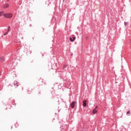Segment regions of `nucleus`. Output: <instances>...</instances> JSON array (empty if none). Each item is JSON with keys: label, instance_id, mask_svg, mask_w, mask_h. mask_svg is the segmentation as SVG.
<instances>
[{"label": "nucleus", "instance_id": "obj_18", "mask_svg": "<svg viewBox=\"0 0 131 131\" xmlns=\"http://www.w3.org/2000/svg\"><path fill=\"white\" fill-rule=\"evenodd\" d=\"M71 56H73V53H72V54H71Z\"/></svg>", "mask_w": 131, "mask_h": 131}, {"label": "nucleus", "instance_id": "obj_4", "mask_svg": "<svg viewBox=\"0 0 131 131\" xmlns=\"http://www.w3.org/2000/svg\"><path fill=\"white\" fill-rule=\"evenodd\" d=\"M86 106V100L83 101V107Z\"/></svg>", "mask_w": 131, "mask_h": 131}, {"label": "nucleus", "instance_id": "obj_21", "mask_svg": "<svg viewBox=\"0 0 131 131\" xmlns=\"http://www.w3.org/2000/svg\"><path fill=\"white\" fill-rule=\"evenodd\" d=\"M49 1V2H50V1H52V0H48Z\"/></svg>", "mask_w": 131, "mask_h": 131}, {"label": "nucleus", "instance_id": "obj_12", "mask_svg": "<svg viewBox=\"0 0 131 131\" xmlns=\"http://www.w3.org/2000/svg\"><path fill=\"white\" fill-rule=\"evenodd\" d=\"M126 114H130V112L129 111H127Z\"/></svg>", "mask_w": 131, "mask_h": 131}, {"label": "nucleus", "instance_id": "obj_1", "mask_svg": "<svg viewBox=\"0 0 131 131\" xmlns=\"http://www.w3.org/2000/svg\"><path fill=\"white\" fill-rule=\"evenodd\" d=\"M4 17L8 19H11L13 17V13H7L4 14Z\"/></svg>", "mask_w": 131, "mask_h": 131}, {"label": "nucleus", "instance_id": "obj_17", "mask_svg": "<svg viewBox=\"0 0 131 131\" xmlns=\"http://www.w3.org/2000/svg\"><path fill=\"white\" fill-rule=\"evenodd\" d=\"M10 32V29H8V32Z\"/></svg>", "mask_w": 131, "mask_h": 131}, {"label": "nucleus", "instance_id": "obj_7", "mask_svg": "<svg viewBox=\"0 0 131 131\" xmlns=\"http://www.w3.org/2000/svg\"><path fill=\"white\" fill-rule=\"evenodd\" d=\"M98 112V111L96 110V109H94L93 110V114H96V113H97Z\"/></svg>", "mask_w": 131, "mask_h": 131}, {"label": "nucleus", "instance_id": "obj_9", "mask_svg": "<svg viewBox=\"0 0 131 131\" xmlns=\"http://www.w3.org/2000/svg\"><path fill=\"white\" fill-rule=\"evenodd\" d=\"M4 8H9V4H5L4 5Z\"/></svg>", "mask_w": 131, "mask_h": 131}, {"label": "nucleus", "instance_id": "obj_19", "mask_svg": "<svg viewBox=\"0 0 131 131\" xmlns=\"http://www.w3.org/2000/svg\"><path fill=\"white\" fill-rule=\"evenodd\" d=\"M2 74V72H0V75Z\"/></svg>", "mask_w": 131, "mask_h": 131}, {"label": "nucleus", "instance_id": "obj_6", "mask_svg": "<svg viewBox=\"0 0 131 131\" xmlns=\"http://www.w3.org/2000/svg\"><path fill=\"white\" fill-rule=\"evenodd\" d=\"M5 12L4 11H1L0 12V17H1V16H4L5 15Z\"/></svg>", "mask_w": 131, "mask_h": 131}, {"label": "nucleus", "instance_id": "obj_16", "mask_svg": "<svg viewBox=\"0 0 131 131\" xmlns=\"http://www.w3.org/2000/svg\"><path fill=\"white\" fill-rule=\"evenodd\" d=\"M10 28H11V27L9 26L8 29H10Z\"/></svg>", "mask_w": 131, "mask_h": 131}, {"label": "nucleus", "instance_id": "obj_5", "mask_svg": "<svg viewBox=\"0 0 131 131\" xmlns=\"http://www.w3.org/2000/svg\"><path fill=\"white\" fill-rule=\"evenodd\" d=\"M1 62H4L5 61V57L4 56H2L0 57Z\"/></svg>", "mask_w": 131, "mask_h": 131}, {"label": "nucleus", "instance_id": "obj_3", "mask_svg": "<svg viewBox=\"0 0 131 131\" xmlns=\"http://www.w3.org/2000/svg\"><path fill=\"white\" fill-rule=\"evenodd\" d=\"M74 106H75V101H73L71 104V107L73 109L74 108Z\"/></svg>", "mask_w": 131, "mask_h": 131}, {"label": "nucleus", "instance_id": "obj_10", "mask_svg": "<svg viewBox=\"0 0 131 131\" xmlns=\"http://www.w3.org/2000/svg\"><path fill=\"white\" fill-rule=\"evenodd\" d=\"M70 41H72V42L74 41V40H73V39H72V38H70Z\"/></svg>", "mask_w": 131, "mask_h": 131}, {"label": "nucleus", "instance_id": "obj_2", "mask_svg": "<svg viewBox=\"0 0 131 131\" xmlns=\"http://www.w3.org/2000/svg\"><path fill=\"white\" fill-rule=\"evenodd\" d=\"M13 84L15 88H18V86H19V83L17 81H14Z\"/></svg>", "mask_w": 131, "mask_h": 131}, {"label": "nucleus", "instance_id": "obj_20", "mask_svg": "<svg viewBox=\"0 0 131 131\" xmlns=\"http://www.w3.org/2000/svg\"><path fill=\"white\" fill-rule=\"evenodd\" d=\"M38 94H40V92H39Z\"/></svg>", "mask_w": 131, "mask_h": 131}, {"label": "nucleus", "instance_id": "obj_8", "mask_svg": "<svg viewBox=\"0 0 131 131\" xmlns=\"http://www.w3.org/2000/svg\"><path fill=\"white\" fill-rule=\"evenodd\" d=\"M42 80H42L41 79H40L39 80L38 83H39V84L40 85H41V84H41V83H40V82H42Z\"/></svg>", "mask_w": 131, "mask_h": 131}, {"label": "nucleus", "instance_id": "obj_14", "mask_svg": "<svg viewBox=\"0 0 131 131\" xmlns=\"http://www.w3.org/2000/svg\"><path fill=\"white\" fill-rule=\"evenodd\" d=\"M8 34V32H6L5 33H4V35H7Z\"/></svg>", "mask_w": 131, "mask_h": 131}, {"label": "nucleus", "instance_id": "obj_13", "mask_svg": "<svg viewBox=\"0 0 131 131\" xmlns=\"http://www.w3.org/2000/svg\"><path fill=\"white\" fill-rule=\"evenodd\" d=\"M76 39V38L75 37H73V39L74 41V40H75Z\"/></svg>", "mask_w": 131, "mask_h": 131}, {"label": "nucleus", "instance_id": "obj_11", "mask_svg": "<svg viewBox=\"0 0 131 131\" xmlns=\"http://www.w3.org/2000/svg\"><path fill=\"white\" fill-rule=\"evenodd\" d=\"M124 25H125V27H126V26L127 25V23L125 21L124 22Z\"/></svg>", "mask_w": 131, "mask_h": 131}, {"label": "nucleus", "instance_id": "obj_15", "mask_svg": "<svg viewBox=\"0 0 131 131\" xmlns=\"http://www.w3.org/2000/svg\"><path fill=\"white\" fill-rule=\"evenodd\" d=\"M97 108H98V106L97 105H96V107H95V110H96V109H97Z\"/></svg>", "mask_w": 131, "mask_h": 131}]
</instances>
